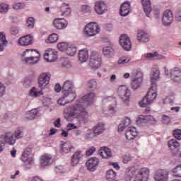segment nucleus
I'll return each mask as SVG.
<instances>
[{"mask_svg": "<svg viewBox=\"0 0 181 181\" xmlns=\"http://www.w3.org/2000/svg\"><path fill=\"white\" fill-rule=\"evenodd\" d=\"M175 19L178 22H181V9L175 12Z\"/></svg>", "mask_w": 181, "mask_h": 181, "instance_id": "nucleus-63", "label": "nucleus"}, {"mask_svg": "<svg viewBox=\"0 0 181 181\" xmlns=\"http://www.w3.org/2000/svg\"><path fill=\"white\" fill-rule=\"evenodd\" d=\"M88 86L92 90H97L98 88V82L96 79H92L88 81Z\"/></svg>", "mask_w": 181, "mask_h": 181, "instance_id": "nucleus-46", "label": "nucleus"}, {"mask_svg": "<svg viewBox=\"0 0 181 181\" xmlns=\"http://www.w3.org/2000/svg\"><path fill=\"white\" fill-rule=\"evenodd\" d=\"M42 102L45 107H49L52 104V98L49 96H44L42 99Z\"/></svg>", "mask_w": 181, "mask_h": 181, "instance_id": "nucleus-50", "label": "nucleus"}, {"mask_svg": "<svg viewBox=\"0 0 181 181\" xmlns=\"http://www.w3.org/2000/svg\"><path fill=\"white\" fill-rule=\"evenodd\" d=\"M95 98V93H90L86 95L79 98L76 104L67 106L64 110V114L68 117V118H78L86 124L87 119H88V112L86 110V107H88L90 104L94 103Z\"/></svg>", "mask_w": 181, "mask_h": 181, "instance_id": "nucleus-1", "label": "nucleus"}, {"mask_svg": "<svg viewBox=\"0 0 181 181\" xmlns=\"http://www.w3.org/2000/svg\"><path fill=\"white\" fill-rule=\"evenodd\" d=\"M69 46H70V44L67 43V42H59L57 45V47L59 49V50H60L61 52H67V49H69Z\"/></svg>", "mask_w": 181, "mask_h": 181, "instance_id": "nucleus-45", "label": "nucleus"}, {"mask_svg": "<svg viewBox=\"0 0 181 181\" xmlns=\"http://www.w3.org/2000/svg\"><path fill=\"white\" fill-rule=\"evenodd\" d=\"M92 129L95 132L96 136H98V135H101V134L105 131V127H104V124L99 123L94 126Z\"/></svg>", "mask_w": 181, "mask_h": 181, "instance_id": "nucleus-35", "label": "nucleus"}, {"mask_svg": "<svg viewBox=\"0 0 181 181\" xmlns=\"http://www.w3.org/2000/svg\"><path fill=\"white\" fill-rule=\"evenodd\" d=\"M59 39V36L57 34L53 33L52 34L47 40H45L46 43H56Z\"/></svg>", "mask_w": 181, "mask_h": 181, "instance_id": "nucleus-44", "label": "nucleus"}, {"mask_svg": "<svg viewBox=\"0 0 181 181\" xmlns=\"http://www.w3.org/2000/svg\"><path fill=\"white\" fill-rule=\"evenodd\" d=\"M5 93H6V87H5L4 83L0 82V97H4Z\"/></svg>", "mask_w": 181, "mask_h": 181, "instance_id": "nucleus-55", "label": "nucleus"}, {"mask_svg": "<svg viewBox=\"0 0 181 181\" xmlns=\"http://www.w3.org/2000/svg\"><path fill=\"white\" fill-rule=\"evenodd\" d=\"M62 93L65 94H70V93H73V94H76V91H74V84L73 81L68 80L64 83L62 86Z\"/></svg>", "mask_w": 181, "mask_h": 181, "instance_id": "nucleus-21", "label": "nucleus"}, {"mask_svg": "<svg viewBox=\"0 0 181 181\" xmlns=\"http://www.w3.org/2000/svg\"><path fill=\"white\" fill-rule=\"evenodd\" d=\"M129 62H131V58L123 57L119 59L118 64L119 66H125V64H127Z\"/></svg>", "mask_w": 181, "mask_h": 181, "instance_id": "nucleus-48", "label": "nucleus"}, {"mask_svg": "<svg viewBox=\"0 0 181 181\" xmlns=\"http://www.w3.org/2000/svg\"><path fill=\"white\" fill-rule=\"evenodd\" d=\"M77 52V48L76 46L69 44V46L68 47V49H66V54L68 56H74Z\"/></svg>", "mask_w": 181, "mask_h": 181, "instance_id": "nucleus-42", "label": "nucleus"}, {"mask_svg": "<svg viewBox=\"0 0 181 181\" xmlns=\"http://www.w3.org/2000/svg\"><path fill=\"white\" fill-rule=\"evenodd\" d=\"M40 115V112L37 110V109H33L30 112H27V116L25 118L27 119H35V118H37V117H39Z\"/></svg>", "mask_w": 181, "mask_h": 181, "instance_id": "nucleus-36", "label": "nucleus"}, {"mask_svg": "<svg viewBox=\"0 0 181 181\" xmlns=\"http://www.w3.org/2000/svg\"><path fill=\"white\" fill-rule=\"evenodd\" d=\"M43 89L39 90L36 87H33L29 91L30 97H33L34 98H37V97H40V95H43Z\"/></svg>", "mask_w": 181, "mask_h": 181, "instance_id": "nucleus-33", "label": "nucleus"}, {"mask_svg": "<svg viewBox=\"0 0 181 181\" xmlns=\"http://www.w3.org/2000/svg\"><path fill=\"white\" fill-rule=\"evenodd\" d=\"M136 40L139 43H148L151 40V35L145 30H139L136 35Z\"/></svg>", "mask_w": 181, "mask_h": 181, "instance_id": "nucleus-19", "label": "nucleus"}, {"mask_svg": "<svg viewBox=\"0 0 181 181\" xmlns=\"http://www.w3.org/2000/svg\"><path fill=\"white\" fill-rule=\"evenodd\" d=\"M158 85L153 83L151 86L148 91L147 92V95L143 98L142 101L139 102V105L141 107H145L146 105H149V104H152L155 100H156V97H158Z\"/></svg>", "mask_w": 181, "mask_h": 181, "instance_id": "nucleus-3", "label": "nucleus"}, {"mask_svg": "<svg viewBox=\"0 0 181 181\" xmlns=\"http://www.w3.org/2000/svg\"><path fill=\"white\" fill-rule=\"evenodd\" d=\"M102 101L104 103H111V104L109 105V111H110L112 114H114V112H115V110L117 108V100L115 99V98L112 96H105L103 97Z\"/></svg>", "mask_w": 181, "mask_h": 181, "instance_id": "nucleus-18", "label": "nucleus"}, {"mask_svg": "<svg viewBox=\"0 0 181 181\" xmlns=\"http://www.w3.org/2000/svg\"><path fill=\"white\" fill-rule=\"evenodd\" d=\"M90 55L88 54V49L86 48L82 49L78 52V59L81 63H86L88 60Z\"/></svg>", "mask_w": 181, "mask_h": 181, "instance_id": "nucleus-30", "label": "nucleus"}, {"mask_svg": "<svg viewBox=\"0 0 181 181\" xmlns=\"http://www.w3.org/2000/svg\"><path fill=\"white\" fill-rule=\"evenodd\" d=\"M136 76L137 77L134 78L131 82L132 88L133 90H138V88L142 86V81H144V74L142 72L137 71Z\"/></svg>", "mask_w": 181, "mask_h": 181, "instance_id": "nucleus-12", "label": "nucleus"}, {"mask_svg": "<svg viewBox=\"0 0 181 181\" xmlns=\"http://www.w3.org/2000/svg\"><path fill=\"white\" fill-rule=\"evenodd\" d=\"M172 78L175 83H180L181 81V71L179 69H175L171 72Z\"/></svg>", "mask_w": 181, "mask_h": 181, "instance_id": "nucleus-37", "label": "nucleus"}, {"mask_svg": "<svg viewBox=\"0 0 181 181\" xmlns=\"http://www.w3.org/2000/svg\"><path fill=\"white\" fill-rule=\"evenodd\" d=\"M26 23L29 29H33L35 28V18L33 17H29L27 18Z\"/></svg>", "mask_w": 181, "mask_h": 181, "instance_id": "nucleus-49", "label": "nucleus"}, {"mask_svg": "<svg viewBox=\"0 0 181 181\" xmlns=\"http://www.w3.org/2000/svg\"><path fill=\"white\" fill-rule=\"evenodd\" d=\"M173 22V13L170 10H165L162 16V23L164 26H170Z\"/></svg>", "mask_w": 181, "mask_h": 181, "instance_id": "nucleus-11", "label": "nucleus"}, {"mask_svg": "<svg viewBox=\"0 0 181 181\" xmlns=\"http://www.w3.org/2000/svg\"><path fill=\"white\" fill-rule=\"evenodd\" d=\"M62 66H63V67H65L66 69H69V67H71L70 62H69L68 59H62Z\"/></svg>", "mask_w": 181, "mask_h": 181, "instance_id": "nucleus-57", "label": "nucleus"}, {"mask_svg": "<svg viewBox=\"0 0 181 181\" xmlns=\"http://www.w3.org/2000/svg\"><path fill=\"white\" fill-rule=\"evenodd\" d=\"M98 153L103 159H109L103 147L98 151Z\"/></svg>", "mask_w": 181, "mask_h": 181, "instance_id": "nucleus-56", "label": "nucleus"}, {"mask_svg": "<svg viewBox=\"0 0 181 181\" xmlns=\"http://www.w3.org/2000/svg\"><path fill=\"white\" fill-rule=\"evenodd\" d=\"M67 131H72V129H77L78 127L76 126V124L73 123H69L66 126Z\"/></svg>", "mask_w": 181, "mask_h": 181, "instance_id": "nucleus-61", "label": "nucleus"}, {"mask_svg": "<svg viewBox=\"0 0 181 181\" xmlns=\"http://www.w3.org/2000/svg\"><path fill=\"white\" fill-rule=\"evenodd\" d=\"M150 172L148 168H142L138 170L134 167H128L124 172V176L127 180H131L134 176V181H148Z\"/></svg>", "mask_w": 181, "mask_h": 181, "instance_id": "nucleus-2", "label": "nucleus"}, {"mask_svg": "<svg viewBox=\"0 0 181 181\" xmlns=\"http://www.w3.org/2000/svg\"><path fill=\"white\" fill-rule=\"evenodd\" d=\"M0 139L7 145H15L16 139L13 136V132H7L0 135Z\"/></svg>", "mask_w": 181, "mask_h": 181, "instance_id": "nucleus-9", "label": "nucleus"}, {"mask_svg": "<svg viewBox=\"0 0 181 181\" xmlns=\"http://www.w3.org/2000/svg\"><path fill=\"white\" fill-rule=\"evenodd\" d=\"M9 11V5L3 3L0 4V13H6Z\"/></svg>", "mask_w": 181, "mask_h": 181, "instance_id": "nucleus-51", "label": "nucleus"}, {"mask_svg": "<svg viewBox=\"0 0 181 181\" xmlns=\"http://www.w3.org/2000/svg\"><path fill=\"white\" fill-rule=\"evenodd\" d=\"M155 181H169V172L166 170H159L154 174Z\"/></svg>", "mask_w": 181, "mask_h": 181, "instance_id": "nucleus-15", "label": "nucleus"}, {"mask_svg": "<svg viewBox=\"0 0 181 181\" xmlns=\"http://www.w3.org/2000/svg\"><path fill=\"white\" fill-rule=\"evenodd\" d=\"M91 11V7L87 5H83L81 6V11L83 12V13H87V12H90Z\"/></svg>", "mask_w": 181, "mask_h": 181, "instance_id": "nucleus-60", "label": "nucleus"}, {"mask_svg": "<svg viewBox=\"0 0 181 181\" xmlns=\"http://www.w3.org/2000/svg\"><path fill=\"white\" fill-rule=\"evenodd\" d=\"M144 57L145 59H148V60H152V59H156L158 60H163V59H165L166 57L163 55H159L158 52H155L153 53H146L144 54Z\"/></svg>", "mask_w": 181, "mask_h": 181, "instance_id": "nucleus-32", "label": "nucleus"}, {"mask_svg": "<svg viewBox=\"0 0 181 181\" xmlns=\"http://www.w3.org/2000/svg\"><path fill=\"white\" fill-rule=\"evenodd\" d=\"M129 12H131V4L128 1L124 2L120 6V15L121 16H127L129 15Z\"/></svg>", "mask_w": 181, "mask_h": 181, "instance_id": "nucleus-29", "label": "nucleus"}, {"mask_svg": "<svg viewBox=\"0 0 181 181\" xmlns=\"http://www.w3.org/2000/svg\"><path fill=\"white\" fill-rule=\"evenodd\" d=\"M53 163V158L49 154L42 155L40 158V166L42 168H46V166H50Z\"/></svg>", "mask_w": 181, "mask_h": 181, "instance_id": "nucleus-25", "label": "nucleus"}, {"mask_svg": "<svg viewBox=\"0 0 181 181\" xmlns=\"http://www.w3.org/2000/svg\"><path fill=\"white\" fill-rule=\"evenodd\" d=\"M162 122H163V124H169V122H170V117L167 115H163Z\"/></svg>", "mask_w": 181, "mask_h": 181, "instance_id": "nucleus-62", "label": "nucleus"}, {"mask_svg": "<svg viewBox=\"0 0 181 181\" xmlns=\"http://www.w3.org/2000/svg\"><path fill=\"white\" fill-rule=\"evenodd\" d=\"M37 56L36 57H24L23 59V62L24 63H25V64H36V63H37L40 60V54L39 52H37Z\"/></svg>", "mask_w": 181, "mask_h": 181, "instance_id": "nucleus-31", "label": "nucleus"}, {"mask_svg": "<svg viewBox=\"0 0 181 181\" xmlns=\"http://www.w3.org/2000/svg\"><path fill=\"white\" fill-rule=\"evenodd\" d=\"M138 124H146V122H149V124H156V119L152 115H139L137 119Z\"/></svg>", "mask_w": 181, "mask_h": 181, "instance_id": "nucleus-22", "label": "nucleus"}, {"mask_svg": "<svg viewBox=\"0 0 181 181\" xmlns=\"http://www.w3.org/2000/svg\"><path fill=\"white\" fill-rule=\"evenodd\" d=\"M95 136H97V135L95 134L93 129H88L85 134V138L86 139H91L93 138H95Z\"/></svg>", "mask_w": 181, "mask_h": 181, "instance_id": "nucleus-47", "label": "nucleus"}, {"mask_svg": "<svg viewBox=\"0 0 181 181\" xmlns=\"http://www.w3.org/2000/svg\"><path fill=\"white\" fill-rule=\"evenodd\" d=\"M100 30V26L97 23H89L85 26L83 35L87 37H91L98 35Z\"/></svg>", "mask_w": 181, "mask_h": 181, "instance_id": "nucleus-5", "label": "nucleus"}, {"mask_svg": "<svg viewBox=\"0 0 181 181\" xmlns=\"http://www.w3.org/2000/svg\"><path fill=\"white\" fill-rule=\"evenodd\" d=\"M174 177H181V165L175 166L171 170Z\"/></svg>", "mask_w": 181, "mask_h": 181, "instance_id": "nucleus-41", "label": "nucleus"}, {"mask_svg": "<svg viewBox=\"0 0 181 181\" xmlns=\"http://www.w3.org/2000/svg\"><path fill=\"white\" fill-rule=\"evenodd\" d=\"M22 162H23L25 168L26 169H30L32 165L35 163V158L32 153V148H27L24 150L21 158Z\"/></svg>", "mask_w": 181, "mask_h": 181, "instance_id": "nucleus-4", "label": "nucleus"}, {"mask_svg": "<svg viewBox=\"0 0 181 181\" xmlns=\"http://www.w3.org/2000/svg\"><path fill=\"white\" fill-rule=\"evenodd\" d=\"M75 98L76 93H70L69 94H67L62 92V95L59 99H58L57 104L59 105L64 106L65 104H69V103L74 101Z\"/></svg>", "mask_w": 181, "mask_h": 181, "instance_id": "nucleus-10", "label": "nucleus"}, {"mask_svg": "<svg viewBox=\"0 0 181 181\" xmlns=\"http://www.w3.org/2000/svg\"><path fill=\"white\" fill-rule=\"evenodd\" d=\"M121 124H124V126L126 127H129V125H131V119L126 117L122 121Z\"/></svg>", "mask_w": 181, "mask_h": 181, "instance_id": "nucleus-59", "label": "nucleus"}, {"mask_svg": "<svg viewBox=\"0 0 181 181\" xmlns=\"http://www.w3.org/2000/svg\"><path fill=\"white\" fill-rule=\"evenodd\" d=\"M33 42H35V39L30 34L21 37L18 40V45L23 47L30 46V45H33Z\"/></svg>", "mask_w": 181, "mask_h": 181, "instance_id": "nucleus-14", "label": "nucleus"}, {"mask_svg": "<svg viewBox=\"0 0 181 181\" xmlns=\"http://www.w3.org/2000/svg\"><path fill=\"white\" fill-rule=\"evenodd\" d=\"M118 93L120 98L125 105H129V98H131V90L125 86L122 85L118 88Z\"/></svg>", "mask_w": 181, "mask_h": 181, "instance_id": "nucleus-6", "label": "nucleus"}, {"mask_svg": "<svg viewBox=\"0 0 181 181\" xmlns=\"http://www.w3.org/2000/svg\"><path fill=\"white\" fill-rule=\"evenodd\" d=\"M103 54L107 59H111L115 54V50L112 46H104L103 47Z\"/></svg>", "mask_w": 181, "mask_h": 181, "instance_id": "nucleus-28", "label": "nucleus"}, {"mask_svg": "<svg viewBox=\"0 0 181 181\" xmlns=\"http://www.w3.org/2000/svg\"><path fill=\"white\" fill-rule=\"evenodd\" d=\"M137 136L138 130H136V128L134 127L127 128L125 132V136L127 141H132L133 139H135V137Z\"/></svg>", "mask_w": 181, "mask_h": 181, "instance_id": "nucleus-26", "label": "nucleus"}, {"mask_svg": "<svg viewBox=\"0 0 181 181\" xmlns=\"http://www.w3.org/2000/svg\"><path fill=\"white\" fill-rule=\"evenodd\" d=\"M141 5L144 13L148 18H151V13L152 12V4L151 0H141Z\"/></svg>", "mask_w": 181, "mask_h": 181, "instance_id": "nucleus-24", "label": "nucleus"}, {"mask_svg": "<svg viewBox=\"0 0 181 181\" xmlns=\"http://www.w3.org/2000/svg\"><path fill=\"white\" fill-rule=\"evenodd\" d=\"M31 84H32V81H30V80L28 78L24 79L23 82V86L25 88H29V86H31Z\"/></svg>", "mask_w": 181, "mask_h": 181, "instance_id": "nucleus-58", "label": "nucleus"}, {"mask_svg": "<svg viewBox=\"0 0 181 181\" xmlns=\"http://www.w3.org/2000/svg\"><path fill=\"white\" fill-rule=\"evenodd\" d=\"M89 66L94 70H97V69L101 67V57L97 52H92L90 54Z\"/></svg>", "mask_w": 181, "mask_h": 181, "instance_id": "nucleus-7", "label": "nucleus"}, {"mask_svg": "<svg viewBox=\"0 0 181 181\" xmlns=\"http://www.w3.org/2000/svg\"><path fill=\"white\" fill-rule=\"evenodd\" d=\"M81 159H83V152L76 151L71 157V165L72 166H77Z\"/></svg>", "mask_w": 181, "mask_h": 181, "instance_id": "nucleus-27", "label": "nucleus"}, {"mask_svg": "<svg viewBox=\"0 0 181 181\" xmlns=\"http://www.w3.org/2000/svg\"><path fill=\"white\" fill-rule=\"evenodd\" d=\"M50 77H52V75L47 72L42 73L40 75L38 78V86L41 90H45L47 87L50 81Z\"/></svg>", "mask_w": 181, "mask_h": 181, "instance_id": "nucleus-8", "label": "nucleus"}, {"mask_svg": "<svg viewBox=\"0 0 181 181\" xmlns=\"http://www.w3.org/2000/svg\"><path fill=\"white\" fill-rule=\"evenodd\" d=\"M159 74H160L159 70L156 69L153 71V74L151 76V86H153V84H156V81L159 80Z\"/></svg>", "mask_w": 181, "mask_h": 181, "instance_id": "nucleus-39", "label": "nucleus"}, {"mask_svg": "<svg viewBox=\"0 0 181 181\" xmlns=\"http://www.w3.org/2000/svg\"><path fill=\"white\" fill-rule=\"evenodd\" d=\"M25 8V4L23 3H15L13 5V9L16 11H19V9H23Z\"/></svg>", "mask_w": 181, "mask_h": 181, "instance_id": "nucleus-53", "label": "nucleus"}, {"mask_svg": "<svg viewBox=\"0 0 181 181\" xmlns=\"http://www.w3.org/2000/svg\"><path fill=\"white\" fill-rule=\"evenodd\" d=\"M69 23L64 18H55L53 21V26L56 29H66Z\"/></svg>", "mask_w": 181, "mask_h": 181, "instance_id": "nucleus-23", "label": "nucleus"}, {"mask_svg": "<svg viewBox=\"0 0 181 181\" xmlns=\"http://www.w3.org/2000/svg\"><path fill=\"white\" fill-rule=\"evenodd\" d=\"M61 11L62 12V16H69L71 13V8L70 4L67 3H63L60 7Z\"/></svg>", "mask_w": 181, "mask_h": 181, "instance_id": "nucleus-34", "label": "nucleus"}, {"mask_svg": "<svg viewBox=\"0 0 181 181\" xmlns=\"http://www.w3.org/2000/svg\"><path fill=\"white\" fill-rule=\"evenodd\" d=\"M86 165L88 170L95 172L97 168H98V165H100V160L95 157L90 158L86 161Z\"/></svg>", "mask_w": 181, "mask_h": 181, "instance_id": "nucleus-13", "label": "nucleus"}, {"mask_svg": "<svg viewBox=\"0 0 181 181\" xmlns=\"http://www.w3.org/2000/svg\"><path fill=\"white\" fill-rule=\"evenodd\" d=\"M0 42L4 45H8V40H6V34L4 32H0Z\"/></svg>", "mask_w": 181, "mask_h": 181, "instance_id": "nucleus-52", "label": "nucleus"}, {"mask_svg": "<svg viewBox=\"0 0 181 181\" xmlns=\"http://www.w3.org/2000/svg\"><path fill=\"white\" fill-rule=\"evenodd\" d=\"M94 9L98 15H103L107 12V4L103 1H98L95 3Z\"/></svg>", "mask_w": 181, "mask_h": 181, "instance_id": "nucleus-20", "label": "nucleus"}, {"mask_svg": "<svg viewBox=\"0 0 181 181\" xmlns=\"http://www.w3.org/2000/svg\"><path fill=\"white\" fill-rule=\"evenodd\" d=\"M168 146L171 151H173V149H177L180 146V144L175 139H173L168 141Z\"/></svg>", "mask_w": 181, "mask_h": 181, "instance_id": "nucleus-40", "label": "nucleus"}, {"mask_svg": "<svg viewBox=\"0 0 181 181\" xmlns=\"http://www.w3.org/2000/svg\"><path fill=\"white\" fill-rule=\"evenodd\" d=\"M44 59L49 63H53V62L57 60V52L54 49H48L45 50Z\"/></svg>", "mask_w": 181, "mask_h": 181, "instance_id": "nucleus-17", "label": "nucleus"}, {"mask_svg": "<svg viewBox=\"0 0 181 181\" xmlns=\"http://www.w3.org/2000/svg\"><path fill=\"white\" fill-rule=\"evenodd\" d=\"M173 134L176 138V139H178L179 141L181 140V130L179 129H177L173 132Z\"/></svg>", "mask_w": 181, "mask_h": 181, "instance_id": "nucleus-54", "label": "nucleus"}, {"mask_svg": "<svg viewBox=\"0 0 181 181\" xmlns=\"http://www.w3.org/2000/svg\"><path fill=\"white\" fill-rule=\"evenodd\" d=\"M119 45L124 50H131V47L132 45L131 44V40H129V37L125 34H122L119 37Z\"/></svg>", "mask_w": 181, "mask_h": 181, "instance_id": "nucleus-16", "label": "nucleus"}, {"mask_svg": "<svg viewBox=\"0 0 181 181\" xmlns=\"http://www.w3.org/2000/svg\"><path fill=\"white\" fill-rule=\"evenodd\" d=\"M13 134L16 139V141L17 139H21V138H23V135H25V134L23 133V131L21 129H18L15 130L14 132H13Z\"/></svg>", "mask_w": 181, "mask_h": 181, "instance_id": "nucleus-43", "label": "nucleus"}, {"mask_svg": "<svg viewBox=\"0 0 181 181\" xmlns=\"http://www.w3.org/2000/svg\"><path fill=\"white\" fill-rule=\"evenodd\" d=\"M94 152H95V147H91L88 151H86V155L87 156H91Z\"/></svg>", "mask_w": 181, "mask_h": 181, "instance_id": "nucleus-64", "label": "nucleus"}, {"mask_svg": "<svg viewBox=\"0 0 181 181\" xmlns=\"http://www.w3.org/2000/svg\"><path fill=\"white\" fill-rule=\"evenodd\" d=\"M71 149H74V147L70 143H64L61 147V152L62 153H69Z\"/></svg>", "mask_w": 181, "mask_h": 181, "instance_id": "nucleus-38", "label": "nucleus"}]
</instances>
